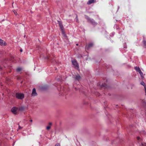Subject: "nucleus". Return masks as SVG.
<instances>
[{
    "instance_id": "nucleus-19",
    "label": "nucleus",
    "mask_w": 146,
    "mask_h": 146,
    "mask_svg": "<svg viewBox=\"0 0 146 146\" xmlns=\"http://www.w3.org/2000/svg\"><path fill=\"white\" fill-rule=\"evenodd\" d=\"M50 127L51 126H50L48 125L46 127V129L47 130H48L50 128Z\"/></svg>"
},
{
    "instance_id": "nucleus-8",
    "label": "nucleus",
    "mask_w": 146,
    "mask_h": 146,
    "mask_svg": "<svg viewBox=\"0 0 146 146\" xmlns=\"http://www.w3.org/2000/svg\"><path fill=\"white\" fill-rule=\"evenodd\" d=\"M0 45L1 46H5L6 45V43L3 40L0 39Z\"/></svg>"
},
{
    "instance_id": "nucleus-29",
    "label": "nucleus",
    "mask_w": 146,
    "mask_h": 146,
    "mask_svg": "<svg viewBox=\"0 0 146 146\" xmlns=\"http://www.w3.org/2000/svg\"><path fill=\"white\" fill-rule=\"evenodd\" d=\"M14 143H14L13 144V145L14 144Z\"/></svg>"
},
{
    "instance_id": "nucleus-1",
    "label": "nucleus",
    "mask_w": 146,
    "mask_h": 146,
    "mask_svg": "<svg viewBox=\"0 0 146 146\" xmlns=\"http://www.w3.org/2000/svg\"><path fill=\"white\" fill-rule=\"evenodd\" d=\"M85 18L88 20V21L90 22L93 25H95L97 24V23L93 19H90L87 15H85Z\"/></svg>"
},
{
    "instance_id": "nucleus-17",
    "label": "nucleus",
    "mask_w": 146,
    "mask_h": 146,
    "mask_svg": "<svg viewBox=\"0 0 146 146\" xmlns=\"http://www.w3.org/2000/svg\"><path fill=\"white\" fill-rule=\"evenodd\" d=\"M13 11L15 15H18L17 13L15 10H13Z\"/></svg>"
},
{
    "instance_id": "nucleus-28",
    "label": "nucleus",
    "mask_w": 146,
    "mask_h": 146,
    "mask_svg": "<svg viewBox=\"0 0 146 146\" xmlns=\"http://www.w3.org/2000/svg\"><path fill=\"white\" fill-rule=\"evenodd\" d=\"M75 88V89L76 90V88Z\"/></svg>"
},
{
    "instance_id": "nucleus-20",
    "label": "nucleus",
    "mask_w": 146,
    "mask_h": 146,
    "mask_svg": "<svg viewBox=\"0 0 146 146\" xmlns=\"http://www.w3.org/2000/svg\"><path fill=\"white\" fill-rule=\"evenodd\" d=\"M55 146H60V143H57L55 145Z\"/></svg>"
},
{
    "instance_id": "nucleus-6",
    "label": "nucleus",
    "mask_w": 146,
    "mask_h": 146,
    "mask_svg": "<svg viewBox=\"0 0 146 146\" xmlns=\"http://www.w3.org/2000/svg\"><path fill=\"white\" fill-rule=\"evenodd\" d=\"M18 110V108L14 107L13 108L11 111L12 112L15 114H16L17 113V111Z\"/></svg>"
},
{
    "instance_id": "nucleus-24",
    "label": "nucleus",
    "mask_w": 146,
    "mask_h": 146,
    "mask_svg": "<svg viewBox=\"0 0 146 146\" xmlns=\"http://www.w3.org/2000/svg\"><path fill=\"white\" fill-rule=\"evenodd\" d=\"M145 94H146V87H145Z\"/></svg>"
},
{
    "instance_id": "nucleus-23",
    "label": "nucleus",
    "mask_w": 146,
    "mask_h": 146,
    "mask_svg": "<svg viewBox=\"0 0 146 146\" xmlns=\"http://www.w3.org/2000/svg\"><path fill=\"white\" fill-rule=\"evenodd\" d=\"M22 127H20V126H19V129H22Z\"/></svg>"
},
{
    "instance_id": "nucleus-21",
    "label": "nucleus",
    "mask_w": 146,
    "mask_h": 146,
    "mask_svg": "<svg viewBox=\"0 0 146 146\" xmlns=\"http://www.w3.org/2000/svg\"><path fill=\"white\" fill-rule=\"evenodd\" d=\"M76 22H78V16L77 15L76 17Z\"/></svg>"
},
{
    "instance_id": "nucleus-10",
    "label": "nucleus",
    "mask_w": 146,
    "mask_h": 146,
    "mask_svg": "<svg viewBox=\"0 0 146 146\" xmlns=\"http://www.w3.org/2000/svg\"><path fill=\"white\" fill-rule=\"evenodd\" d=\"M95 1V0H90L87 2V3L88 5H90L92 3H94Z\"/></svg>"
},
{
    "instance_id": "nucleus-12",
    "label": "nucleus",
    "mask_w": 146,
    "mask_h": 146,
    "mask_svg": "<svg viewBox=\"0 0 146 146\" xmlns=\"http://www.w3.org/2000/svg\"><path fill=\"white\" fill-rule=\"evenodd\" d=\"M24 109V108L23 106L18 108V110L20 111H22Z\"/></svg>"
},
{
    "instance_id": "nucleus-27",
    "label": "nucleus",
    "mask_w": 146,
    "mask_h": 146,
    "mask_svg": "<svg viewBox=\"0 0 146 146\" xmlns=\"http://www.w3.org/2000/svg\"><path fill=\"white\" fill-rule=\"evenodd\" d=\"M78 44H76V45H77V46H78Z\"/></svg>"
},
{
    "instance_id": "nucleus-18",
    "label": "nucleus",
    "mask_w": 146,
    "mask_h": 146,
    "mask_svg": "<svg viewBox=\"0 0 146 146\" xmlns=\"http://www.w3.org/2000/svg\"><path fill=\"white\" fill-rule=\"evenodd\" d=\"M21 70V68H19L17 69V71L18 72H19Z\"/></svg>"
},
{
    "instance_id": "nucleus-25",
    "label": "nucleus",
    "mask_w": 146,
    "mask_h": 146,
    "mask_svg": "<svg viewBox=\"0 0 146 146\" xmlns=\"http://www.w3.org/2000/svg\"><path fill=\"white\" fill-rule=\"evenodd\" d=\"M30 122H32V121H33V120H31H31H30Z\"/></svg>"
},
{
    "instance_id": "nucleus-22",
    "label": "nucleus",
    "mask_w": 146,
    "mask_h": 146,
    "mask_svg": "<svg viewBox=\"0 0 146 146\" xmlns=\"http://www.w3.org/2000/svg\"><path fill=\"white\" fill-rule=\"evenodd\" d=\"M52 125V123L51 122H50L48 124V125L50 126H51V125Z\"/></svg>"
},
{
    "instance_id": "nucleus-2",
    "label": "nucleus",
    "mask_w": 146,
    "mask_h": 146,
    "mask_svg": "<svg viewBox=\"0 0 146 146\" xmlns=\"http://www.w3.org/2000/svg\"><path fill=\"white\" fill-rule=\"evenodd\" d=\"M16 97L18 99L22 100L24 98V95L23 94L17 93L16 94Z\"/></svg>"
},
{
    "instance_id": "nucleus-3",
    "label": "nucleus",
    "mask_w": 146,
    "mask_h": 146,
    "mask_svg": "<svg viewBox=\"0 0 146 146\" xmlns=\"http://www.w3.org/2000/svg\"><path fill=\"white\" fill-rule=\"evenodd\" d=\"M72 62L73 65L75 68H76L77 69L79 68V65L76 60H72Z\"/></svg>"
},
{
    "instance_id": "nucleus-15",
    "label": "nucleus",
    "mask_w": 146,
    "mask_h": 146,
    "mask_svg": "<svg viewBox=\"0 0 146 146\" xmlns=\"http://www.w3.org/2000/svg\"><path fill=\"white\" fill-rule=\"evenodd\" d=\"M144 46L145 48H146V41L143 40V41Z\"/></svg>"
},
{
    "instance_id": "nucleus-14",
    "label": "nucleus",
    "mask_w": 146,
    "mask_h": 146,
    "mask_svg": "<svg viewBox=\"0 0 146 146\" xmlns=\"http://www.w3.org/2000/svg\"><path fill=\"white\" fill-rule=\"evenodd\" d=\"M80 78V75H77L76 76V77H75V78L76 80H79Z\"/></svg>"
},
{
    "instance_id": "nucleus-9",
    "label": "nucleus",
    "mask_w": 146,
    "mask_h": 146,
    "mask_svg": "<svg viewBox=\"0 0 146 146\" xmlns=\"http://www.w3.org/2000/svg\"><path fill=\"white\" fill-rule=\"evenodd\" d=\"M58 24L60 29H61L63 31V30L64 27L62 23L60 22H59Z\"/></svg>"
},
{
    "instance_id": "nucleus-4",
    "label": "nucleus",
    "mask_w": 146,
    "mask_h": 146,
    "mask_svg": "<svg viewBox=\"0 0 146 146\" xmlns=\"http://www.w3.org/2000/svg\"><path fill=\"white\" fill-rule=\"evenodd\" d=\"M135 69L137 71L139 72V73L141 75V77H142L143 76V73L141 71L140 69L139 68V67H135Z\"/></svg>"
},
{
    "instance_id": "nucleus-7",
    "label": "nucleus",
    "mask_w": 146,
    "mask_h": 146,
    "mask_svg": "<svg viewBox=\"0 0 146 146\" xmlns=\"http://www.w3.org/2000/svg\"><path fill=\"white\" fill-rule=\"evenodd\" d=\"M37 95V94L36 92L35 88H33V90L31 94V96H36Z\"/></svg>"
},
{
    "instance_id": "nucleus-16",
    "label": "nucleus",
    "mask_w": 146,
    "mask_h": 146,
    "mask_svg": "<svg viewBox=\"0 0 146 146\" xmlns=\"http://www.w3.org/2000/svg\"><path fill=\"white\" fill-rule=\"evenodd\" d=\"M141 85L143 86H144V87H146L145 85V84L144 82L143 81L141 82Z\"/></svg>"
},
{
    "instance_id": "nucleus-11",
    "label": "nucleus",
    "mask_w": 146,
    "mask_h": 146,
    "mask_svg": "<svg viewBox=\"0 0 146 146\" xmlns=\"http://www.w3.org/2000/svg\"><path fill=\"white\" fill-rule=\"evenodd\" d=\"M142 105L146 107V101L144 100H142L141 101Z\"/></svg>"
},
{
    "instance_id": "nucleus-5",
    "label": "nucleus",
    "mask_w": 146,
    "mask_h": 146,
    "mask_svg": "<svg viewBox=\"0 0 146 146\" xmlns=\"http://www.w3.org/2000/svg\"><path fill=\"white\" fill-rule=\"evenodd\" d=\"M137 139L138 140V143L139 144L141 143L142 145L143 146H146V144L145 143H143L141 142V141L142 140L141 139L140 137H137Z\"/></svg>"
},
{
    "instance_id": "nucleus-26",
    "label": "nucleus",
    "mask_w": 146,
    "mask_h": 146,
    "mask_svg": "<svg viewBox=\"0 0 146 146\" xmlns=\"http://www.w3.org/2000/svg\"><path fill=\"white\" fill-rule=\"evenodd\" d=\"M22 51H23V50H22V49H21V50H20V51H21V52H22Z\"/></svg>"
},
{
    "instance_id": "nucleus-13",
    "label": "nucleus",
    "mask_w": 146,
    "mask_h": 146,
    "mask_svg": "<svg viewBox=\"0 0 146 146\" xmlns=\"http://www.w3.org/2000/svg\"><path fill=\"white\" fill-rule=\"evenodd\" d=\"M93 45V44L92 43H90L88 46L87 48L88 49H89L90 48L92 47Z\"/></svg>"
}]
</instances>
